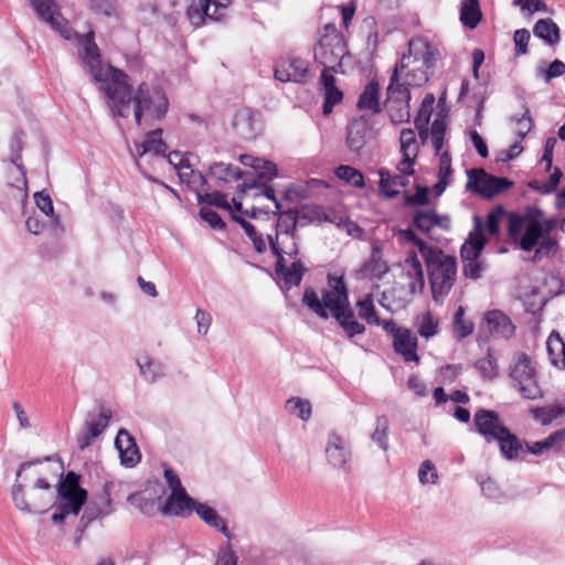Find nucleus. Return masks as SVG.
I'll use <instances>...</instances> for the list:
<instances>
[{"instance_id": "nucleus-1", "label": "nucleus", "mask_w": 565, "mask_h": 565, "mask_svg": "<svg viewBox=\"0 0 565 565\" xmlns=\"http://www.w3.org/2000/svg\"><path fill=\"white\" fill-rule=\"evenodd\" d=\"M79 56L93 79L100 84L99 88L110 100V108L115 116L129 117L131 103L134 104V117L138 126L152 125L161 120L169 107L164 92L157 87H150L141 83L132 94L127 83V74L102 61L100 50L95 43L93 31L78 35Z\"/></svg>"}, {"instance_id": "nucleus-2", "label": "nucleus", "mask_w": 565, "mask_h": 565, "mask_svg": "<svg viewBox=\"0 0 565 565\" xmlns=\"http://www.w3.org/2000/svg\"><path fill=\"white\" fill-rule=\"evenodd\" d=\"M52 457L38 458L22 462L17 470L15 482L11 497L17 509L26 513H45L55 503L57 511L52 521L62 523L66 515H77L87 500V491L79 486V475L68 471L63 476L62 463L57 465L60 480L56 490L53 489L47 470L42 467Z\"/></svg>"}, {"instance_id": "nucleus-3", "label": "nucleus", "mask_w": 565, "mask_h": 565, "mask_svg": "<svg viewBox=\"0 0 565 565\" xmlns=\"http://www.w3.org/2000/svg\"><path fill=\"white\" fill-rule=\"evenodd\" d=\"M328 284L330 289L323 290L322 299L313 289L307 288L303 292L302 302L320 318L328 319L327 309H329L332 317L339 319V315L350 308L348 288L343 277L329 275Z\"/></svg>"}, {"instance_id": "nucleus-4", "label": "nucleus", "mask_w": 565, "mask_h": 565, "mask_svg": "<svg viewBox=\"0 0 565 565\" xmlns=\"http://www.w3.org/2000/svg\"><path fill=\"white\" fill-rule=\"evenodd\" d=\"M429 275L433 297L441 301L451 290L457 275L456 259L435 248L433 254L424 257Z\"/></svg>"}, {"instance_id": "nucleus-5", "label": "nucleus", "mask_w": 565, "mask_h": 565, "mask_svg": "<svg viewBox=\"0 0 565 565\" xmlns=\"http://www.w3.org/2000/svg\"><path fill=\"white\" fill-rule=\"evenodd\" d=\"M347 53L343 35L333 25H327L323 35L315 47V61L337 73L341 68V60Z\"/></svg>"}, {"instance_id": "nucleus-6", "label": "nucleus", "mask_w": 565, "mask_h": 565, "mask_svg": "<svg viewBox=\"0 0 565 565\" xmlns=\"http://www.w3.org/2000/svg\"><path fill=\"white\" fill-rule=\"evenodd\" d=\"M386 95L385 107L391 122L394 125L408 122L411 118V92L399 85L397 74H392Z\"/></svg>"}, {"instance_id": "nucleus-7", "label": "nucleus", "mask_w": 565, "mask_h": 565, "mask_svg": "<svg viewBox=\"0 0 565 565\" xmlns=\"http://www.w3.org/2000/svg\"><path fill=\"white\" fill-rule=\"evenodd\" d=\"M439 57V52L426 39H413L408 42V54H404L399 63L396 64L393 74L397 77L403 75L405 68L411 65H422L426 68H433Z\"/></svg>"}, {"instance_id": "nucleus-8", "label": "nucleus", "mask_w": 565, "mask_h": 565, "mask_svg": "<svg viewBox=\"0 0 565 565\" xmlns=\"http://www.w3.org/2000/svg\"><path fill=\"white\" fill-rule=\"evenodd\" d=\"M510 376L524 398L536 399L542 396L541 388L535 380L534 369L531 366V360L526 354H518L510 366Z\"/></svg>"}, {"instance_id": "nucleus-9", "label": "nucleus", "mask_w": 565, "mask_h": 565, "mask_svg": "<svg viewBox=\"0 0 565 565\" xmlns=\"http://www.w3.org/2000/svg\"><path fill=\"white\" fill-rule=\"evenodd\" d=\"M467 175L466 189L484 199H491L513 185V182L509 179L494 177L483 169H470L467 171Z\"/></svg>"}, {"instance_id": "nucleus-10", "label": "nucleus", "mask_w": 565, "mask_h": 565, "mask_svg": "<svg viewBox=\"0 0 565 565\" xmlns=\"http://www.w3.org/2000/svg\"><path fill=\"white\" fill-rule=\"evenodd\" d=\"M274 76L281 83L294 82L303 84L309 78V64L301 57H282L275 66Z\"/></svg>"}, {"instance_id": "nucleus-11", "label": "nucleus", "mask_w": 565, "mask_h": 565, "mask_svg": "<svg viewBox=\"0 0 565 565\" xmlns=\"http://www.w3.org/2000/svg\"><path fill=\"white\" fill-rule=\"evenodd\" d=\"M111 418V412L103 406L97 412H88L85 420V430L77 436L79 449L89 447L95 438L100 436L107 428Z\"/></svg>"}, {"instance_id": "nucleus-12", "label": "nucleus", "mask_w": 565, "mask_h": 565, "mask_svg": "<svg viewBox=\"0 0 565 565\" xmlns=\"http://www.w3.org/2000/svg\"><path fill=\"white\" fill-rule=\"evenodd\" d=\"M515 327L511 319L501 310L488 311L480 324V335L509 339L514 334Z\"/></svg>"}, {"instance_id": "nucleus-13", "label": "nucleus", "mask_w": 565, "mask_h": 565, "mask_svg": "<svg viewBox=\"0 0 565 565\" xmlns=\"http://www.w3.org/2000/svg\"><path fill=\"white\" fill-rule=\"evenodd\" d=\"M476 430L488 444L494 443L508 429L497 412L479 408L473 415Z\"/></svg>"}, {"instance_id": "nucleus-14", "label": "nucleus", "mask_w": 565, "mask_h": 565, "mask_svg": "<svg viewBox=\"0 0 565 565\" xmlns=\"http://www.w3.org/2000/svg\"><path fill=\"white\" fill-rule=\"evenodd\" d=\"M226 6L217 0H191L186 15L192 25L201 26L204 21H218L224 17Z\"/></svg>"}, {"instance_id": "nucleus-15", "label": "nucleus", "mask_w": 565, "mask_h": 565, "mask_svg": "<svg viewBox=\"0 0 565 565\" xmlns=\"http://www.w3.org/2000/svg\"><path fill=\"white\" fill-rule=\"evenodd\" d=\"M38 17L57 31L64 39L72 38V30L62 14L56 11L55 0H30Z\"/></svg>"}, {"instance_id": "nucleus-16", "label": "nucleus", "mask_w": 565, "mask_h": 565, "mask_svg": "<svg viewBox=\"0 0 565 565\" xmlns=\"http://www.w3.org/2000/svg\"><path fill=\"white\" fill-rule=\"evenodd\" d=\"M232 128L242 139H254L262 129L258 111L248 107L237 109L232 120Z\"/></svg>"}, {"instance_id": "nucleus-17", "label": "nucleus", "mask_w": 565, "mask_h": 565, "mask_svg": "<svg viewBox=\"0 0 565 565\" xmlns=\"http://www.w3.org/2000/svg\"><path fill=\"white\" fill-rule=\"evenodd\" d=\"M326 457L333 468L349 470L351 465V449L349 441L335 433L328 436Z\"/></svg>"}, {"instance_id": "nucleus-18", "label": "nucleus", "mask_w": 565, "mask_h": 565, "mask_svg": "<svg viewBox=\"0 0 565 565\" xmlns=\"http://www.w3.org/2000/svg\"><path fill=\"white\" fill-rule=\"evenodd\" d=\"M298 236H286V237H273V235H267V239L269 243V247L273 254L276 256V265L275 270L281 271L285 268V257L284 255H288L290 258L296 259L299 254Z\"/></svg>"}, {"instance_id": "nucleus-19", "label": "nucleus", "mask_w": 565, "mask_h": 565, "mask_svg": "<svg viewBox=\"0 0 565 565\" xmlns=\"http://www.w3.org/2000/svg\"><path fill=\"white\" fill-rule=\"evenodd\" d=\"M115 446L119 452L120 462L126 467H135L141 459L135 438L125 428L119 429Z\"/></svg>"}, {"instance_id": "nucleus-20", "label": "nucleus", "mask_w": 565, "mask_h": 565, "mask_svg": "<svg viewBox=\"0 0 565 565\" xmlns=\"http://www.w3.org/2000/svg\"><path fill=\"white\" fill-rule=\"evenodd\" d=\"M475 232L469 234L468 239L461 246L460 256L462 262L479 259L487 239L482 232V221L478 215L473 216Z\"/></svg>"}, {"instance_id": "nucleus-21", "label": "nucleus", "mask_w": 565, "mask_h": 565, "mask_svg": "<svg viewBox=\"0 0 565 565\" xmlns=\"http://www.w3.org/2000/svg\"><path fill=\"white\" fill-rule=\"evenodd\" d=\"M401 152L403 159L397 164L398 171H409L418 154L416 134L412 128H404L399 134Z\"/></svg>"}, {"instance_id": "nucleus-22", "label": "nucleus", "mask_w": 565, "mask_h": 565, "mask_svg": "<svg viewBox=\"0 0 565 565\" xmlns=\"http://www.w3.org/2000/svg\"><path fill=\"white\" fill-rule=\"evenodd\" d=\"M194 504L195 501L182 490L171 493L160 510L163 515L186 516L192 513Z\"/></svg>"}, {"instance_id": "nucleus-23", "label": "nucleus", "mask_w": 565, "mask_h": 565, "mask_svg": "<svg viewBox=\"0 0 565 565\" xmlns=\"http://www.w3.org/2000/svg\"><path fill=\"white\" fill-rule=\"evenodd\" d=\"M414 173L413 167L409 171H399V174L392 175L386 169H381L380 188L388 198H395L399 194V188L408 185V177Z\"/></svg>"}, {"instance_id": "nucleus-24", "label": "nucleus", "mask_w": 565, "mask_h": 565, "mask_svg": "<svg viewBox=\"0 0 565 565\" xmlns=\"http://www.w3.org/2000/svg\"><path fill=\"white\" fill-rule=\"evenodd\" d=\"M168 146L162 140V129L158 128L149 131L142 142L136 143V156L142 158L147 153L166 157Z\"/></svg>"}, {"instance_id": "nucleus-25", "label": "nucleus", "mask_w": 565, "mask_h": 565, "mask_svg": "<svg viewBox=\"0 0 565 565\" xmlns=\"http://www.w3.org/2000/svg\"><path fill=\"white\" fill-rule=\"evenodd\" d=\"M369 125L366 119L360 117L354 119L348 127L347 146L350 151L359 153L366 142Z\"/></svg>"}, {"instance_id": "nucleus-26", "label": "nucleus", "mask_w": 565, "mask_h": 565, "mask_svg": "<svg viewBox=\"0 0 565 565\" xmlns=\"http://www.w3.org/2000/svg\"><path fill=\"white\" fill-rule=\"evenodd\" d=\"M361 271L365 276L381 280L390 271L388 264L382 257V249L379 244H373L369 260H366Z\"/></svg>"}, {"instance_id": "nucleus-27", "label": "nucleus", "mask_w": 565, "mask_h": 565, "mask_svg": "<svg viewBox=\"0 0 565 565\" xmlns=\"http://www.w3.org/2000/svg\"><path fill=\"white\" fill-rule=\"evenodd\" d=\"M393 345L395 352L401 354L406 362L419 361V358L416 353L417 339L416 337L412 335L408 329L399 331V333L394 338Z\"/></svg>"}, {"instance_id": "nucleus-28", "label": "nucleus", "mask_w": 565, "mask_h": 565, "mask_svg": "<svg viewBox=\"0 0 565 565\" xmlns=\"http://www.w3.org/2000/svg\"><path fill=\"white\" fill-rule=\"evenodd\" d=\"M543 236V225L537 220H531L527 221L524 232L515 243L521 249L525 252H531L534 247L539 245L540 239Z\"/></svg>"}, {"instance_id": "nucleus-29", "label": "nucleus", "mask_w": 565, "mask_h": 565, "mask_svg": "<svg viewBox=\"0 0 565 565\" xmlns=\"http://www.w3.org/2000/svg\"><path fill=\"white\" fill-rule=\"evenodd\" d=\"M356 106L360 110H369L372 114L381 111L380 85L377 82L372 81L364 87Z\"/></svg>"}, {"instance_id": "nucleus-30", "label": "nucleus", "mask_w": 565, "mask_h": 565, "mask_svg": "<svg viewBox=\"0 0 565 565\" xmlns=\"http://www.w3.org/2000/svg\"><path fill=\"white\" fill-rule=\"evenodd\" d=\"M533 34L543 40L545 44L554 46L558 44L561 35L559 28L550 18L540 19L533 28Z\"/></svg>"}, {"instance_id": "nucleus-31", "label": "nucleus", "mask_w": 565, "mask_h": 565, "mask_svg": "<svg viewBox=\"0 0 565 565\" xmlns=\"http://www.w3.org/2000/svg\"><path fill=\"white\" fill-rule=\"evenodd\" d=\"M565 445V429H559L552 433L543 440L532 444L526 443V450L533 455H542L550 449L561 450Z\"/></svg>"}, {"instance_id": "nucleus-32", "label": "nucleus", "mask_w": 565, "mask_h": 565, "mask_svg": "<svg viewBox=\"0 0 565 565\" xmlns=\"http://www.w3.org/2000/svg\"><path fill=\"white\" fill-rule=\"evenodd\" d=\"M407 276L412 279L409 289L412 292L422 291L425 286L424 270L415 252H411L405 260Z\"/></svg>"}, {"instance_id": "nucleus-33", "label": "nucleus", "mask_w": 565, "mask_h": 565, "mask_svg": "<svg viewBox=\"0 0 565 565\" xmlns=\"http://www.w3.org/2000/svg\"><path fill=\"white\" fill-rule=\"evenodd\" d=\"M299 222L297 211L288 210L281 212L276 223V234L274 237L296 236Z\"/></svg>"}, {"instance_id": "nucleus-34", "label": "nucleus", "mask_w": 565, "mask_h": 565, "mask_svg": "<svg viewBox=\"0 0 565 565\" xmlns=\"http://www.w3.org/2000/svg\"><path fill=\"white\" fill-rule=\"evenodd\" d=\"M429 70L422 65H411L409 68L404 70L403 75L399 77V85L407 89L424 85L429 78Z\"/></svg>"}, {"instance_id": "nucleus-35", "label": "nucleus", "mask_w": 565, "mask_h": 565, "mask_svg": "<svg viewBox=\"0 0 565 565\" xmlns=\"http://www.w3.org/2000/svg\"><path fill=\"white\" fill-rule=\"evenodd\" d=\"M102 507L89 504L84 510V520L87 522H93L94 520L108 515L113 512L111 510V493L109 490V486L105 484L103 488V494L100 495Z\"/></svg>"}, {"instance_id": "nucleus-36", "label": "nucleus", "mask_w": 565, "mask_h": 565, "mask_svg": "<svg viewBox=\"0 0 565 565\" xmlns=\"http://www.w3.org/2000/svg\"><path fill=\"white\" fill-rule=\"evenodd\" d=\"M495 443H498L500 447L501 455L508 460L516 459L522 450L520 439L512 434L509 428L495 440Z\"/></svg>"}, {"instance_id": "nucleus-37", "label": "nucleus", "mask_w": 565, "mask_h": 565, "mask_svg": "<svg viewBox=\"0 0 565 565\" xmlns=\"http://www.w3.org/2000/svg\"><path fill=\"white\" fill-rule=\"evenodd\" d=\"M482 18L478 0H462L460 8V21L469 28L475 29Z\"/></svg>"}, {"instance_id": "nucleus-38", "label": "nucleus", "mask_w": 565, "mask_h": 565, "mask_svg": "<svg viewBox=\"0 0 565 565\" xmlns=\"http://www.w3.org/2000/svg\"><path fill=\"white\" fill-rule=\"evenodd\" d=\"M25 135L22 130H15L9 141V161L17 167V169L24 175L25 169L22 164V150L24 146Z\"/></svg>"}, {"instance_id": "nucleus-39", "label": "nucleus", "mask_w": 565, "mask_h": 565, "mask_svg": "<svg viewBox=\"0 0 565 565\" xmlns=\"http://www.w3.org/2000/svg\"><path fill=\"white\" fill-rule=\"evenodd\" d=\"M306 269L300 260H296L291 264L290 268L285 265L281 271H276L277 276L284 280L287 289L292 286H299L302 280V275Z\"/></svg>"}, {"instance_id": "nucleus-40", "label": "nucleus", "mask_w": 565, "mask_h": 565, "mask_svg": "<svg viewBox=\"0 0 565 565\" xmlns=\"http://www.w3.org/2000/svg\"><path fill=\"white\" fill-rule=\"evenodd\" d=\"M335 320L339 322L349 338L365 332V327L355 319L351 307L344 310L342 315H339V319Z\"/></svg>"}, {"instance_id": "nucleus-41", "label": "nucleus", "mask_w": 565, "mask_h": 565, "mask_svg": "<svg viewBox=\"0 0 565 565\" xmlns=\"http://www.w3.org/2000/svg\"><path fill=\"white\" fill-rule=\"evenodd\" d=\"M413 224L423 232L428 233L436 224H440L435 210H417L413 214Z\"/></svg>"}, {"instance_id": "nucleus-42", "label": "nucleus", "mask_w": 565, "mask_h": 565, "mask_svg": "<svg viewBox=\"0 0 565 565\" xmlns=\"http://www.w3.org/2000/svg\"><path fill=\"white\" fill-rule=\"evenodd\" d=\"M507 211L502 205L494 206L487 215L486 225L482 224V232L490 236H500V223L505 217Z\"/></svg>"}, {"instance_id": "nucleus-43", "label": "nucleus", "mask_w": 565, "mask_h": 565, "mask_svg": "<svg viewBox=\"0 0 565 565\" xmlns=\"http://www.w3.org/2000/svg\"><path fill=\"white\" fill-rule=\"evenodd\" d=\"M138 366L140 374L148 382H156L158 379L163 376L162 363L145 356L143 360H138Z\"/></svg>"}, {"instance_id": "nucleus-44", "label": "nucleus", "mask_w": 565, "mask_h": 565, "mask_svg": "<svg viewBox=\"0 0 565 565\" xmlns=\"http://www.w3.org/2000/svg\"><path fill=\"white\" fill-rule=\"evenodd\" d=\"M395 235L402 243H408L416 246L423 257L433 254V250L436 248L427 245L412 228L397 230Z\"/></svg>"}, {"instance_id": "nucleus-45", "label": "nucleus", "mask_w": 565, "mask_h": 565, "mask_svg": "<svg viewBox=\"0 0 565 565\" xmlns=\"http://www.w3.org/2000/svg\"><path fill=\"white\" fill-rule=\"evenodd\" d=\"M547 351L554 364L562 363L565 369V343L558 333L553 332L546 342Z\"/></svg>"}, {"instance_id": "nucleus-46", "label": "nucleus", "mask_w": 565, "mask_h": 565, "mask_svg": "<svg viewBox=\"0 0 565 565\" xmlns=\"http://www.w3.org/2000/svg\"><path fill=\"white\" fill-rule=\"evenodd\" d=\"M356 307L359 309V316L361 319L365 320L369 324H381V319L377 317L374 303L373 296L366 295L363 299H360L356 302Z\"/></svg>"}, {"instance_id": "nucleus-47", "label": "nucleus", "mask_w": 565, "mask_h": 565, "mask_svg": "<svg viewBox=\"0 0 565 565\" xmlns=\"http://www.w3.org/2000/svg\"><path fill=\"white\" fill-rule=\"evenodd\" d=\"M210 173L223 182H227L230 178L239 180L243 177V172L239 168H234L232 164L224 162H215L211 164Z\"/></svg>"}, {"instance_id": "nucleus-48", "label": "nucleus", "mask_w": 565, "mask_h": 565, "mask_svg": "<svg viewBox=\"0 0 565 565\" xmlns=\"http://www.w3.org/2000/svg\"><path fill=\"white\" fill-rule=\"evenodd\" d=\"M533 417L539 420L542 425H548L554 419L565 414V407L559 405H548L543 407H536L532 409Z\"/></svg>"}, {"instance_id": "nucleus-49", "label": "nucleus", "mask_w": 565, "mask_h": 565, "mask_svg": "<svg viewBox=\"0 0 565 565\" xmlns=\"http://www.w3.org/2000/svg\"><path fill=\"white\" fill-rule=\"evenodd\" d=\"M388 426L390 422L385 415L376 418V427L371 438L384 451L388 449Z\"/></svg>"}, {"instance_id": "nucleus-50", "label": "nucleus", "mask_w": 565, "mask_h": 565, "mask_svg": "<svg viewBox=\"0 0 565 565\" xmlns=\"http://www.w3.org/2000/svg\"><path fill=\"white\" fill-rule=\"evenodd\" d=\"M286 409L302 420H308L311 416V404L300 397H291L286 402Z\"/></svg>"}, {"instance_id": "nucleus-51", "label": "nucleus", "mask_w": 565, "mask_h": 565, "mask_svg": "<svg viewBox=\"0 0 565 565\" xmlns=\"http://www.w3.org/2000/svg\"><path fill=\"white\" fill-rule=\"evenodd\" d=\"M505 217H508V235L513 242H516L522 235V231L525 230L527 221L531 220L526 216L508 212Z\"/></svg>"}, {"instance_id": "nucleus-52", "label": "nucleus", "mask_w": 565, "mask_h": 565, "mask_svg": "<svg viewBox=\"0 0 565 565\" xmlns=\"http://www.w3.org/2000/svg\"><path fill=\"white\" fill-rule=\"evenodd\" d=\"M463 316L465 309L460 306L454 317V332L459 340L470 335L475 329L473 323L465 320Z\"/></svg>"}, {"instance_id": "nucleus-53", "label": "nucleus", "mask_w": 565, "mask_h": 565, "mask_svg": "<svg viewBox=\"0 0 565 565\" xmlns=\"http://www.w3.org/2000/svg\"><path fill=\"white\" fill-rule=\"evenodd\" d=\"M335 174L339 179L344 180L356 188L364 186L363 174L353 167L342 164L337 168Z\"/></svg>"}, {"instance_id": "nucleus-54", "label": "nucleus", "mask_w": 565, "mask_h": 565, "mask_svg": "<svg viewBox=\"0 0 565 565\" xmlns=\"http://www.w3.org/2000/svg\"><path fill=\"white\" fill-rule=\"evenodd\" d=\"M434 103L435 96L433 94H426L414 120L416 128L428 126Z\"/></svg>"}, {"instance_id": "nucleus-55", "label": "nucleus", "mask_w": 565, "mask_h": 565, "mask_svg": "<svg viewBox=\"0 0 565 565\" xmlns=\"http://www.w3.org/2000/svg\"><path fill=\"white\" fill-rule=\"evenodd\" d=\"M198 201L201 204L214 205L226 211L232 210L231 204L227 201V195L218 191L198 194Z\"/></svg>"}, {"instance_id": "nucleus-56", "label": "nucleus", "mask_w": 565, "mask_h": 565, "mask_svg": "<svg viewBox=\"0 0 565 565\" xmlns=\"http://www.w3.org/2000/svg\"><path fill=\"white\" fill-rule=\"evenodd\" d=\"M193 511L210 526L218 527L221 524V516L218 513L211 507L204 503H198L193 505Z\"/></svg>"}, {"instance_id": "nucleus-57", "label": "nucleus", "mask_w": 565, "mask_h": 565, "mask_svg": "<svg viewBox=\"0 0 565 565\" xmlns=\"http://www.w3.org/2000/svg\"><path fill=\"white\" fill-rule=\"evenodd\" d=\"M446 135V122L444 119L436 118L430 127L431 142L436 153L438 154L444 146Z\"/></svg>"}, {"instance_id": "nucleus-58", "label": "nucleus", "mask_w": 565, "mask_h": 565, "mask_svg": "<svg viewBox=\"0 0 565 565\" xmlns=\"http://www.w3.org/2000/svg\"><path fill=\"white\" fill-rule=\"evenodd\" d=\"M323 93L324 102L322 106V111L324 115H329L332 113L334 105L341 103L343 94L338 87L326 88L323 89Z\"/></svg>"}, {"instance_id": "nucleus-59", "label": "nucleus", "mask_w": 565, "mask_h": 565, "mask_svg": "<svg viewBox=\"0 0 565 565\" xmlns=\"http://www.w3.org/2000/svg\"><path fill=\"white\" fill-rule=\"evenodd\" d=\"M438 321L434 319L431 312L427 311L422 316V322L418 328V333L425 338L429 339L437 333Z\"/></svg>"}, {"instance_id": "nucleus-60", "label": "nucleus", "mask_w": 565, "mask_h": 565, "mask_svg": "<svg viewBox=\"0 0 565 565\" xmlns=\"http://www.w3.org/2000/svg\"><path fill=\"white\" fill-rule=\"evenodd\" d=\"M418 479L423 484H435L437 482L438 473L435 465L430 460H425L422 462L418 470Z\"/></svg>"}, {"instance_id": "nucleus-61", "label": "nucleus", "mask_w": 565, "mask_h": 565, "mask_svg": "<svg viewBox=\"0 0 565 565\" xmlns=\"http://www.w3.org/2000/svg\"><path fill=\"white\" fill-rule=\"evenodd\" d=\"M200 216L203 221L209 223V225L214 230H224L226 227V224L222 220V217L210 207H201Z\"/></svg>"}, {"instance_id": "nucleus-62", "label": "nucleus", "mask_w": 565, "mask_h": 565, "mask_svg": "<svg viewBox=\"0 0 565 565\" xmlns=\"http://www.w3.org/2000/svg\"><path fill=\"white\" fill-rule=\"evenodd\" d=\"M530 38V31L526 29H519L514 32L513 40L515 43V56H521L527 53Z\"/></svg>"}, {"instance_id": "nucleus-63", "label": "nucleus", "mask_w": 565, "mask_h": 565, "mask_svg": "<svg viewBox=\"0 0 565 565\" xmlns=\"http://www.w3.org/2000/svg\"><path fill=\"white\" fill-rule=\"evenodd\" d=\"M404 201L406 205H426L429 201V192L426 186H417L415 194H405Z\"/></svg>"}, {"instance_id": "nucleus-64", "label": "nucleus", "mask_w": 565, "mask_h": 565, "mask_svg": "<svg viewBox=\"0 0 565 565\" xmlns=\"http://www.w3.org/2000/svg\"><path fill=\"white\" fill-rule=\"evenodd\" d=\"M237 556L231 545L222 546L217 553L215 565H237Z\"/></svg>"}]
</instances>
